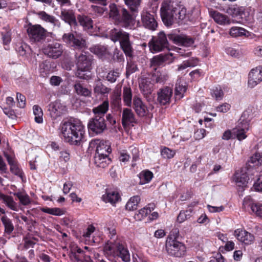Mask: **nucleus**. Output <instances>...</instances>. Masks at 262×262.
I'll return each instance as SVG.
<instances>
[{
	"mask_svg": "<svg viewBox=\"0 0 262 262\" xmlns=\"http://www.w3.org/2000/svg\"><path fill=\"white\" fill-rule=\"evenodd\" d=\"M119 72L118 71H111L108 73L106 79L111 82H115L117 77L119 76Z\"/></svg>",
	"mask_w": 262,
	"mask_h": 262,
	"instance_id": "55",
	"label": "nucleus"
},
{
	"mask_svg": "<svg viewBox=\"0 0 262 262\" xmlns=\"http://www.w3.org/2000/svg\"><path fill=\"white\" fill-rule=\"evenodd\" d=\"M155 207L154 204H149L146 207L140 209L138 213L134 215V218L137 221H141L148 214L154 210Z\"/></svg>",
	"mask_w": 262,
	"mask_h": 262,
	"instance_id": "29",
	"label": "nucleus"
},
{
	"mask_svg": "<svg viewBox=\"0 0 262 262\" xmlns=\"http://www.w3.org/2000/svg\"><path fill=\"white\" fill-rule=\"evenodd\" d=\"M130 12L131 13L124 8L120 7L119 16L121 17L123 21L126 24H129L133 19V16L136 13H133L131 11Z\"/></svg>",
	"mask_w": 262,
	"mask_h": 262,
	"instance_id": "39",
	"label": "nucleus"
},
{
	"mask_svg": "<svg viewBox=\"0 0 262 262\" xmlns=\"http://www.w3.org/2000/svg\"><path fill=\"white\" fill-rule=\"evenodd\" d=\"M108 101H104L98 106L94 107L93 112L95 116L99 115L104 117L105 114H106L108 110Z\"/></svg>",
	"mask_w": 262,
	"mask_h": 262,
	"instance_id": "34",
	"label": "nucleus"
},
{
	"mask_svg": "<svg viewBox=\"0 0 262 262\" xmlns=\"http://www.w3.org/2000/svg\"><path fill=\"white\" fill-rule=\"evenodd\" d=\"M110 15L114 18L117 19L120 15V7L117 8L115 4H111L110 6Z\"/></svg>",
	"mask_w": 262,
	"mask_h": 262,
	"instance_id": "52",
	"label": "nucleus"
},
{
	"mask_svg": "<svg viewBox=\"0 0 262 262\" xmlns=\"http://www.w3.org/2000/svg\"><path fill=\"white\" fill-rule=\"evenodd\" d=\"M138 70L137 66L134 62L128 63L126 67V74L130 75Z\"/></svg>",
	"mask_w": 262,
	"mask_h": 262,
	"instance_id": "56",
	"label": "nucleus"
},
{
	"mask_svg": "<svg viewBox=\"0 0 262 262\" xmlns=\"http://www.w3.org/2000/svg\"><path fill=\"white\" fill-rule=\"evenodd\" d=\"M189 211L188 210L181 211L177 217V220L180 223H182L187 219V216L189 215Z\"/></svg>",
	"mask_w": 262,
	"mask_h": 262,
	"instance_id": "60",
	"label": "nucleus"
},
{
	"mask_svg": "<svg viewBox=\"0 0 262 262\" xmlns=\"http://www.w3.org/2000/svg\"><path fill=\"white\" fill-rule=\"evenodd\" d=\"M78 21L85 30L93 28V21L89 16L82 15L78 17Z\"/></svg>",
	"mask_w": 262,
	"mask_h": 262,
	"instance_id": "40",
	"label": "nucleus"
},
{
	"mask_svg": "<svg viewBox=\"0 0 262 262\" xmlns=\"http://www.w3.org/2000/svg\"><path fill=\"white\" fill-rule=\"evenodd\" d=\"M61 133L64 141L71 145L80 144L84 134V127L79 120L63 122L61 125Z\"/></svg>",
	"mask_w": 262,
	"mask_h": 262,
	"instance_id": "2",
	"label": "nucleus"
},
{
	"mask_svg": "<svg viewBox=\"0 0 262 262\" xmlns=\"http://www.w3.org/2000/svg\"><path fill=\"white\" fill-rule=\"evenodd\" d=\"M234 235L239 241L245 245H250L254 240V236L253 234L239 229L235 230Z\"/></svg>",
	"mask_w": 262,
	"mask_h": 262,
	"instance_id": "19",
	"label": "nucleus"
},
{
	"mask_svg": "<svg viewBox=\"0 0 262 262\" xmlns=\"http://www.w3.org/2000/svg\"><path fill=\"white\" fill-rule=\"evenodd\" d=\"M246 33H248V31L244 28L238 27H233L229 31V34L233 37L246 36Z\"/></svg>",
	"mask_w": 262,
	"mask_h": 262,
	"instance_id": "43",
	"label": "nucleus"
},
{
	"mask_svg": "<svg viewBox=\"0 0 262 262\" xmlns=\"http://www.w3.org/2000/svg\"><path fill=\"white\" fill-rule=\"evenodd\" d=\"M38 15L41 19L51 23L56 29H59L61 27V23L58 19H56L54 16L47 14L45 11L38 12Z\"/></svg>",
	"mask_w": 262,
	"mask_h": 262,
	"instance_id": "26",
	"label": "nucleus"
},
{
	"mask_svg": "<svg viewBox=\"0 0 262 262\" xmlns=\"http://www.w3.org/2000/svg\"><path fill=\"white\" fill-rule=\"evenodd\" d=\"M168 75L165 72L157 71L152 75L151 81L155 83H163L167 79Z\"/></svg>",
	"mask_w": 262,
	"mask_h": 262,
	"instance_id": "35",
	"label": "nucleus"
},
{
	"mask_svg": "<svg viewBox=\"0 0 262 262\" xmlns=\"http://www.w3.org/2000/svg\"><path fill=\"white\" fill-rule=\"evenodd\" d=\"M253 187L256 191H262V174L259 176L257 181L254 183Z\"/></svg>",
	"mask_w": 262,
	"mask_h": 262,
	"instance_id": "61",
	"label": "nucleus"
},
{
	"mask_svg": "<svg viewBox=\"0 0 262 262\" xmlns=\"http://www.w3.org/2000/svg\"><path fill=\"white\" fill-rule=\"evenodd\" d=\"M90 51L98 56L100 58H104L110 56V53L106 46L97 45L90 48Z\"/></svg>",
	"mask_w": 262,
	"mask_h": 262,
	"instance_id": "27",
	"label": "nucleus"
},
{
	"mask_svg": "<svg viewBox=\"0 0 262 262\" xmlns=\"http://www.w3.org/2000/svg\"><path fill=\"white\" fill-rule=\"evenodd\" d=\"M141 21L143 26L150 30L154 31L158 27V23L154 15L147 12L142 13Z\"/></svg>",
	"mask_w": 262,
	"mask_h": 262,
	"instance_id": "17",
	"label": "nucleus"
},
{
	"mask_svg": "<svg viewBox=\"0 0 262 262\" xmlns=\"http://www.w3.org/2000/svg\"><path fill=\"white\" fill-rule=\"evenodd\" d=\"M102 200L106 203H110L114 204L118 202L120 199L118 192L115 191H108L106 193L103 195L102 197Z\"/></svg>",
	"mask_w": 262,
	"mask_h": 262,
	"instance_id": "32",
	"label": "nucleus"
},
{
	"mask_svg": "<svg viewBox=\"0 0 262 262\" xmlns=\"http://www.w3.org/2000/svg\"><path fill=\"white\" fill-rule=\"evenodd\" d=\"M49 62L47 60L42 61L39 66V70L41 73H46L50 69Z\"/></svg>",
	"mask_w": 262,
	"mask_h": 262,
	"instance_id": "57",
	"label": "nucleus"
},
{
	"mask_svg": "<svg viewBox=\"0 0 262 262\" xmlns=\"http://www.w3.org/2000/svg\"><path fill=\"white\" fill-rule=\"evenodd\" d=\"M262 81V67L259 66L252 69L249 74L248 86L254 88Z\"/></svg>",
	"mask_w": 262,
	"mask_h": 262,
	"instance_id": "15",
	"label": "nucleus"
},
{
	"mask_svg": "<svg viewBox=\"0 0 262 262\" xmlns=\"http://www.w3.org/2000/svg\"><path fill=\"white\" fill-rule=\"evenodd\" d=\"M125 4L133 13H138L141 0H124Z\"/></svg>",
	"mask_w": 262,
	"mask_h": 262,
	"instance_id": "42",
	"label": "nucleus"
},
{
	"mask_svg": "<svg viewBox=\"0 0 262 262\" xmlns=\"http://www.w3.org/2000/svg\"><path fill=\"white\" fill-rule=\"evenodd\" d=\"M140 201V198L138 195L132 197L126 205V209L130 211L136 210L137 208Z\"/></svg>",
	"mask_w": 262,
	"mask_h": 262,
	"instance_id": "44",
	"label": "nucleus"
},
{
	"mask_svg": "<svg viewBox=\"0 0 262 262\" xmlns=\"http://www.w3.org/2000/svg\"><path fill=\"white\" fill-rule=\"evenodd\" d=\"M33 110L35 115V121L38 123H41L43 121V112L41 107L37 105H35L33 107Z\"/></svg>",
	"mask_w": 262,
	"mask_h": 262,
	"instance_id": "47",
	"label": "nucleus"
},
{
	"mask_svg": "<svg viewBox=\"0 0 262 262\" xmlns=\"http://www.w3.org/2000/svg\"><path fill=\"white\" fill-rule=\"evenodd\" d=\"M161 154L164 158L170 159L174 156L175 152L169 148L165 147L162 149Z\"/></svg>",
	"mask_w": 262,
	"mask_h": 262,
	"instance_id": "53",
	"label": "nucleus"
},
{
	"mask_svg": "<svg viewBox=\"0 0 262 262\" xmlns=\"http://www.w3.org/2000/svg\"><path fill=\"white\" fill-rule=\"evenodd\" d=\"M82 255L77 254L75 252L72 251L70 254V258L73 262H80L82 258Z\"/></svg>",
	"mask_w": 262,
	"mask_h": 262,
	"instance_id": "63",
	"label": "nucleus"
},
{
	"mask_svg": "<svg viewBox=\"0 0 262 262\" xmlns=\"http://www.w3.org/2000/svg\"><path fill=\"white\" fill-rule=\"evenodd\" d=\"M62 39L63 42L75 49H82L86 47V41L80 33H64Z\"/></svg>",
	"mask_w": 262,
	"mask_h": 262,
	"instance_id": "7",
	"label": "nucleus"
},
{
	"mask_svg": "<svg viewBox=\"0 0 262 262\" xmlns=\"http://www.w3.org/2000/svg\"><path fill=\"white\" fill-rule=\"evenodd\" d=\"M0 200L10 209L16 211L18 210L17 203L14 201L13 198L11 196L0 193Z\"/></svg>",
	"mask_w": 262,
	"mask_h": 262,
	"instance_id": "31",
	"label": "nucleus"
},
{
	"mask_svg": "<svg viewBox=\"0 0 262 262\" xmlns=\"http://www.w3.org/2000/svg\"><path fill=\"white\" fill-rule=\"evenodd\" d=\"M198 60L196 59H192L184 61L181 64L178 66V70L180 71L184 70L188 67H194L198 64Z\"/></svg>",
	"mask_w": 262,
	"mask_h": 262,
	"instance_id": "49",
	"label": "nucleus"
},
{
	"mask_svg": "<svg viewBox=\"0 0 262 262\" xmlns=\"http://www.w3.org/2000/svg\"><path fill=\"white\" fill-rule=\"evenodd\" d=\"M121 101V95L119 93H115L112 98V103L116 105H119Z\"/></svg>",
	"mask_w": 262,
	"mask_h": 262,
	"instance_id": "64",
	"label": "nucleus"
},
{
	"mask_svg": "<svg viewBox=\"0 0 262 262\" xmlns=\"http://www.w3.org/2000/svg\"><path fill=\"white\" fill-rule=\"evenodd\" d=\"M41 210L43 212L57 216H60L64 213V211L59 208H42Z\"/></svg>",
	"mask_w": 262,
	"mask_h": 262,
	"instance_id": "50",
	"label": "nucleus"
},
{
	"mask_svg": "<svg viewBox=\"0 0 262 262\" xmlns=\"http://www.w3.org/2000/svg\"><path fill=\"white\" fill-rule=\"evenodd\" d=\"M111 162V159L108 156L95 155L94 163L97 167L104 168Z\"/></svg>",
	"mask_w": 262,
	"mask_h": 262,
	"instance_id": "30",
	"label": "nucleus"
},
{
	"mask_svg": "<svg viewBox=\"0 0 262 262\" xmlns=\"http://www.w3.org/2000/svg\"><path fill=\"white\" fill-rule=\"evenodd\" d=\"M167 37L169 40L173 41L174 43L185 47H190L194 43L193 38L184 35L169 34Z\"/></svg>",
	"mask_w": 262,
	"mask_h": 262,
	"instance_id": "16",
	"label": "nucleus"
},
{
	"mask_svg": "<svg viewBox=\"0 0 262 262\" xmlns=\"http://www.w3.org/2000/svg\"><path fill=\"white\" fill-rule=\"evenodd\" d=\"M74 88L76 92L78 95L83 96H89L91 94V92L87 88L83 87L80 83L75 84Z\"/></svg>",
	"mask_w": 262,
	"mask_h": 262,
	"instance_id": "48",
	"label": "nucleus"
},
{
	"mask_svg": "<svg viewBox=\"0 0 262 262\" xmlns=\"http://www.w3.org/2000/svg\"><path fill=\"white\" fill-rule=\"evenodd\" d=\"M243 206L245 210L248 208H250L252 212L254 213L257 216L262 217L261 203L256 202L250 196H247L244 199Z\"/></svg>",
	"mask_w": 262,
	"mask_h": 262,
	"instance_id": "14",
	"label": "nucleus"
},
{
	"mask_svg": "<svg viewBox=\"0 0 262 262\" xmlns=\"http://www.w3.org/2000/svg\"><path fill=\"white\" fill-rule=\"evenodd\" d=\"M160 14L164 24L169 27L176 21L184 20L186 16V9L171 0H165L161 4Z\"/></svg>",
	"mask_w": 262,
	"mask_h": 262,
	"instance_id": "1",
	"label": "nucleus"
},
{
	"mask_svg": "<svg viewBox=\"0 0 262 262\" xmlns=\"http://www.w3.org/2000/svg\"><path fill=\"white\" fill-rule=\"evenodd\" d=\"M179 231L178 228H173L171 230L167 240L174 241L176 240L179 236Z\"/></svg>",
	"mask_w": 262,
	"mask_h": 262,
	"instance_id": "59",
	"label": "nucleus"
},
{
	"mask_svg": "<svg viewBox=\"0 0 262 262\" xmlns=\"http://www.w3.org/2000/svg\"><path fill=\"white\" fill-rule=\"evenodd\" d=\"M1 220L5 228V233L11 234L14 230V226L12 221L6 215H3L1 217Z\"/></svg>",
	"mask_w": 262,
	"mask_h": 262,
	"instance_id": "36",
	"label": "nucleus"
},
{
	"mask_svg": "<svg viewBox=\"0 0 262 262\" xmlns=\"http://www.w3.org/2000/svg\"><path fill=\"white\" fill-rule=\"evenodd\" d=\"M123 98L126 105L130 106L132 99V92L129 87L124 86L123 88Z\"/></svg>",
	"mask_w": 262,
	"mask_h": 262,
	"instance_id": "45",
	"label": "nucleus"
},
{
	"mask_svg": "<svg viewBox=\"0 0 262 262\" xmlns=\"http://www.w3.org/2000/svg\"><path fill=\"white\" fill-rule=\"evenodd\" d=\"M250 171L249 168L245 167L235 172L234 180L238 186L244 187L246 186L249 180Z\"/></svg>",
	"mask_w": 262,
	"mask_h": 262,
	"instance_id": "13",
	"label": "nucleus"
},
{
	"mask_svg": "<svg viewBox=\"0 0 262 262\" xmlns=\"http://www.w3.org/2000/svg\"><path fill=\"white\" fill-rule=\"evenodd\" d=\"M206 135V130L203 128L198 129L194 132V137L196 140H200L203 138Z\"/></svg>",
	"mask_w": 262,
	"mask_h": 262,
	"instance_id": "62",
	"label": "nucleus"
},
{
	"mask_svg": "<svg viewBox=\"0 0 262 262\" xmlns=\"http://www.w3.org/2000/svg\"><path fill=\"white\" fill-rule=\"evenodd\" d=\"M110 39L116 42L119 41L120 48L126 56L133 58L134 50L133 42L130 39V34L121 29H113L109 33Z\"/></svg>",
	"mask_w": 262,
	"mask_h": 262,
	"instance_id": "3",
	"label": "nucleus"
},
{
	"mask_svg": "<svg viewBox=\"0 0 262 262\" xmlns=\"http://www.w3.org/2000/svg\"><path fill=\"white\" fill-rule=\"evenodd\" d=\"M88 127L90 131L96 134L102 133L106 129L104 118L99 115L95 116L90 119Z\"/></svg>",
	"mask_w": 262,
	"mask_h": 262,
	"instance_id": "10",
	"label": "nucleus"
},
{
	"mask_svg": "<svg viewBox=\"0 0 262 262\" xmlns=\"http://www.w3.org/2000/svg\"><path fill=\"white\" fill-rule=\"evenodd\" d=\"M42 50L45 54L55 59L59 57L63 52L61 45L56 42L49 44Z\"/></svg>",
	"mask_w": 262,
	"mask_h": 262,
	"instance_id": "12",
	"label": "nucleus"
},
{
	"mask_svg": "<svg viewBox=\"0 0 262 262\" xmlns=\"http://www.w3.org/2000/svg\"><path fill=\"white\" fill-rule=\"evenodd\" d=\"M138 177L140 179L139 184L143 185L149 183L153 178V173L148 170L142 171L139 174Z\"/></svg>",
	"mask_w": 262,
	"mask_h": 262,
	"instance_id": "37",
	"label": "nucleus"
},
{
	"mask_svg": "<svg viewBox=\"0 0 262 262\" xmlns=\"http://www.w3.org/2000/svg\"><path fill=\"white\" fill-rule=\"evenodd\" d=\"M150 51L156 53L164 50L168 48L167 36L163 31L160 32L157 36H152L148 43Z\"/></svg>",
	"mask_w": 262,
	"mask_h": 262,
	"instance_id": "6",
	"label": "nucleus"
},
{
	"mask_svg": "<svg viewBox=\"0 0 262 262\" xmlns=\"http://www.w3.org/2000/svg\"><path fill=\"white\" fill-rule=\"evenodd\" d=\"M245 126H238L233 129V134L236 135L237 139L239 141L245 139L247 136L246 135V130L248 129V124H245Z\"/></svg>",
	"mask_w": 262,
	"mask_h": 262,
	"instance_id": "41",
	"label": "nucleus"
},
{
	"mask_svg": "<svg viewBox=\"0 0 262 262\" xmlns=\"http://www.w3.org/2000/svg\"><path fill=\"white\" fill-rule=\"evenodd\" d=\"M134 108L139 116L144 117L148 113V110L140 98L135 97L133 99Z\"/></svg>",
	"mask_w": 262,
	"mask_h": 262,
	"instance_id": "24",
	"label": "nucleus"
},
{
	"mask_svg": "<svg viewBox=\"0 0 262 262\" xmlns=\"http://www.w3.org/2000/svg\"><path fill=\"white\" fill-rule=\"evenodd\" d=\"M226 12L232 17L240 16L242 18V15L244 14V9L242 7H239L237 6H231L229 7Z\"/></svg>",
	"mask_w": 262,
	"mask_h": 262,
	"instance_id": "38",
	"label": "nucleus"
},
{
	"mask_svg": "<svg viewBox=\"0 0 262 262\" xmlns=\"http://www.w3.org/2000/svg\"><path fill=\"white\" fill-rule=\"evenodd\" d=\"M172 95V90L169 87H164L160 89L158 92V101L161 105H166L170 103Z\"/></svg>",
	"mask_w": 262,
	"mask_h": 262,
	"instance_id": "18",
	"label": "nucleus"
},
{
	"mask_svg": "<svg viewBox=\"0 0 262 262\" xmlns=\"http://www.w3.org/2000/svg\"><path fill=\"white\" fill-rule=\"evenodd\" d=\"M48 111L51 117L55 120L65 113L66 107L62 105L60 101H55L49 104Z\"/></svg>",
	"mask_w": 262,
	"mask_h": 262,
	"instance_id": "11",
	"label": "nucleus"
},
{
	"mask_svg": "<svg viewBox=\"0 0 262 262\" xmlns=\"http://www.w3.org/2000/svg\"><path fill=\"white\" fill-rule=\"evenodd\" d=\"M262 164V151L257 150L251 157L246 164L247 168L249 170L256 168Z\"/></svg>",
	"mask_w": 262,
	"mask_h": 262,
	"instance_id": "20",
	"label": "nucleus"
},
{
	"mask_svg": "<svg viewBox=\"0 0 262 262\" xmlns=\"http://www.w3.org/2000/svg\"><path fill=\"white\" fill-rule=\"evenodd\" d=\"M26 28L28 35L32 41H41L45 40L47 36V30L40 25H32L29 23Z\"/></svg>",
	"mask_w": 262,
	"mask_h": 262,
	"instance_id": "8",
	"label": "nucleus"
},
{
	"mask_svg": "<svg viewBox=\"0 0 262 262\" xmlns=\"http://www.w3.org/2000/svg\"><path fill=\"white\" fill-rule=\"evenodd\" d=\"M166 249L169 255L176 257L183 256L186 252L184 244L177 240H166Z\"/></svg>",
	"mask_w": 262,
	"mask_h": 262,
	"instance_id": "9",
	"label": "nucleus"
},
{
	"mask_svg": "<svg viewBox=\"0 0 262 262\" xmlns=\"http://www.w3.org/2000/svg\"><path fill=\"white\" fill-rule=\"evenodd\" d=\"M121 121L124 127L128 126L131 123H136L135 115L131 109L124 108L123 110Z\"/></svg>",
	"mask_w": 262,
	"mask_h": 262,
	"instance_id": "22",
	"label": "nucleus"
},
{
	"mask_svg": "<svg viewBox=\"0 0 262 262\" xmlns=\"http://www.w3.org/2000/svg\"><path fill=\"white\" fill-rule=\"evenodd\" d=\"M211 94L216 100H219L222 99L224 93L220 87H216L212 90Z\"/></svg>",
	"mask_w": 262,
	"mask_h": 262,
	"instance_id": "54",
	"label": "nucleus"
},
{
	"mask_svg": "<svg viewBox=\"0 0 262 262\" xmlns=\"http://www.w3.org/2000/svg\"><path fill=\"white\" fill-rule=\"evenodd\" d=\"M111 91V89L105 86L103 84L100 83L98 84L94 88V92L97 94H105L108 93Z\"/></svg>",
	"mask_w": 262,
	"mask_h": 262,
	"instance_id": "51",
	"label": "nucleus"
},
{
	"mask_svg": "<svg viewBox=\"0 0 262 262\" xmlns=\"http://www.w3.org/2000/svg\"><path fill=\"white\" fill-rule=\"evenodd\" d=\"M16 99L18 101V106L20 108L25 107L26 105V97L22 94L17 93L16 94Z\"/></svg>",
	"mask_w": 262,
	"mask_h": 262,
	"instance_id": "58",
	"label": "nucleus"
},
{
	"mask_svg": "<svg viewBox=\"0 0 262 262\" xmlns=\"http://www.w3.org/2000/svg\"><path fill=\"white\" fill-rule=\"evenodd\" d=\"M104 252L108 255L114 257H119L124 262L130 261V254L127 248L120 240L117 239L114 242H107L103 248Z\"/></svg>",
	"mask_w": 262,
	"mask_h": 262,
	"instance_id": "4",
	"label": "nucleus"
},
{
	"mask_svg": "<svg viewBox=\"0 0 262 262\" xmlns=\"http://www.w3.org/2000/svg\"><path fill=\"white\" fill-rule=\"evenodd\" d=\"M60 16L62 20L68 23L71 27L77 25L76 17L72 11L63 9L61 10Z\"/></svg>",
	"mask_w": 262,
	"mask_h": 262,
	"instance_id": "25",
	"label": "nucleus"
},
{
	"mask_svg": "<svg viewBox=\"0 0 262 262\" xmlns=\"http://www.w3.org/2000/svg\"><path fill=\"white\" fill-rule=\"evenodd\" d=\"M172 54H160L154 56L151 59V63L152 66H160L164 63H170L172 61Z\"/></svg>",
	"mask_w": 262,
	"mask_h": 262,
	"instance_id": "23",
	"label": "nucleus"
},
{
	"mask_svg": "<svg viewBox=\"0 0 262 262\" xmlns=\"http://www.w3.org/2000/svg\"><path fill=\"white\" fill-rule=\"evenodd\" d=\"M75 56V62L77 68L76 75L77 77L84 78L83 76L81 75L80 72L90 71L93 62V56L87 53L76 54Z\"/></svg>",
	"mask_w": 262,
	"mask_h": 262,
	"instance_id": "5",
	"label": "nucleus"
},
{
	"mask_svg": "<svg viewBox=\"0 0 262 262\" xmlns=\"http://www.w3.org/2000/svg\"><path fill=\"white\" fill-rule=\"evenodd\" d=\"M210 14L214 20L220 25H225L230 23V18L227 16L216 11H211Z\"/></svg>",
	"mask_w": 262,
	"mask_h": 262,
	"instance_id": "28",
	"label": "nucleus"
},
{
	"mask_svg": "<svg viewBox=\"0 0 262 262\" xmlns=\"http://www.w3.org/2000/svg\"><path fill=\"white\" fill-rule=\"evenodd\" d=\"M97 148L95 155L108 156L112 149L110 142L107 141H97Z\"/></svg>",
	"mask_w": 262,
	"mask_h": 262,
	"instance_id": "21",
	"label": "nucleus"
},
{
	"mask_svg": "<svg viewBox=\"0 0 262 262\" xmlns=\"http://www.w3.org/2000/svg\"><path fill=\"white\" fill-rule=\"evenodd\" d=\"M14 195L17 197L21 204L27 206L31 203V199L29 196L24 192H18L14 193Z\"/></svg>",
	"mask_w": 262,
	"mask_h": 262,
	"instance_id": "46",
	"label": "nucleus"
},
{
	"mask_svg": "<svg viewBox=\"0 0 262 262\" xmlns=\"http://www.w3.org/2000/svg\"><path fill=\"white\" fill-rule=\"evenodd\" d=\"M187 90L185 83L182 81L181 78L178 79L175 87V95L177 99H181L184 97Z\"/></svg>",
	"mask_w": 262,
	"mask_h": 262,
	"instance_id": "33",
	"label": "nucleus"
}]
</instances>
